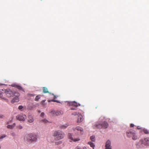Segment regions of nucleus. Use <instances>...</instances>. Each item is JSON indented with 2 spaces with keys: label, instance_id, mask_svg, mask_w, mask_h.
I'll list each match as a JSON object with an SVG mask.
<instances>
[{
  "label": "nucleus",
  "instance_id": "nucleus-1",
  "mask_svg": "<svg viewBox=\"0 0 149 149\" xmlns=\"http://www.w3.org/2000/svg\"><path fill=\"white\" fill-rule=\"evenodd\" d=\"M17 92L10 88L3 89L0 90V98L6 101H8L6 98L14 96Z\"/></svg>",
  "mask_w": 149,
  "mask_h": 149
},
{
  "label": "nucleus",
  "instance_id": "nucleus-15",
  "mask_svg": "<svg viewBox=\"0 0 149 149\" xmlns=\"http://www.w3.org/2000/svg\"><path fill=\"white\" fill-rule=\"evenodd\" d=\"M12 86H13L15 87L19 90H20L21 91L23 90L21 86H20L19 85L14 84V85H13Z\"/></svg>",
  "mask_w": 149,
  "mask_h": 149
},
{
  "label": "nucleus",
  "instance_id": "nucleus-6",
  "mask_svg": "<svg viewBox=\"0 0 149 149\" xmlns=\"http://www.w3.org/2000/svg\"><path fill=\"white\" fill-rule=\"evenodd\" d=\"M27 117L25 114H20L16 116V118L20 121H24L26 118Z\"/></svg>",
  "mask_w": 149,
  "mask_h": 149
},
{
  "label": "nucleus",
  "instance_id": "nucleus-29",
  "mask_svg": "<svg viewBox=\"0 0 149 149\" xmlns=\"http://www.w3.org/2000/svg\"><path fill=\"white\" fill-rule=\"evenodd\" d=\"M42 121L43 122L45 123H48V121L47 120H46V119H44L43 120H42Z\"/></svg>",
  "mask_w": 149,
  "mask_h": 149
},
{
  "label": "nucleus",
  "instance_id": "nucleus-3",
  "mask_svg": "<svg viewBox=\"0 0 149 149\" xmlns=\"http://www.w3.org/2000/svg\"><path fill=\"white\" fill-rule=\"evenodd\" d=\"M52 136L54 137L55 140H58L63 139L64 136V134L60 131H56L53 133Z\"/></svg>",
  "mask_w": 149,
  "mask_h": 149
},
{
  "label": "nucleus",
  "instance_id": "nucleus-11",
  "mask_svg": "<svg viewBox=\"0 0 149 149\" xmlns=\"http://www.w3.org/2000/svg\"><path fill=\"white\" fill-rule=\"evenodd\" d=\"M105 149H112L111 146V142L109 140H108L105 144Z\"/></svg>",
  "mask_w": 149,
  "mask_h": 149
},
{
  "label": "nucleus",
  "instance_id": "nucleus-10",
  "mask_svg": "<svg viewBox=\"0 0 149 149\" xmlns=\"http://www.w3.org/2000/svg\"><path fill=\"white\" fill-rule=\"evenodd\" d=\"M68 138L71 140L73 141L74 142L78 141L80 140L79 138L74 139L72 137V134L71 133H68Z\"/></svg>",
  "mask_w": 149,
  "mask_h": 149
},
{
  "label": "nucleus",
  "instance_id": "nucleus-30",
  "mask_svg": "<svg viewBox=\"0 0 149 149\" xmlns=\"http://www.w3.org/2000/svg\"><path fill=\"white\" fill-rule=\"evenodd\" d=\"M12 122H13V119H11L10 120V121H9L7 122L6 123V124H10L11 123H12Z\"/></svg>",
  "mask_w": 149,
  "mask_h": 149
},
{
  "label": "nucleus",
  "instance_id": "nucleus-43",
  "mask_svg": "<svg viewBox=\"0 0 149 149\" xmlns=\"http://www.w3.org/2000/svg\"><path fill=\"white\" fill-rule=\"evenodd\" d=\"M79 106H80V104H79Z\"/></svg>",
  "mask_w": 149,
  "mask_h": 149
},
{
  "label": "nucleus",
  "instance_id": "nucleus-19",
  "mask_svg": "<svg viewBox=\"0 0 149 149\" xmlns=\"http://www.w3.org/2000/svg\"><path fill=\"white\" fill-rule=\"evenodd\" d=\"M70 104L72 106H73L75 107H78V105L77 103L75 102H71L70 103Z\"/></svg>",
  "mask_w": 149,
  "mask_h": 149
},
{
  "label": "nucleus",
  "instance_id": "nucleus-12",
  "mask_svg": "<svg viewBox=\"0 0 149 149\" xmlns=\"http://www.w3.org/2000/svg\"><path fill=\"white\" fill-rule=\"evenodd\" d=\"M144 142V145L149 146V137H147L143 139Z\"/></svg>",
  "mask_w": 149,
  "mask_h": 149
},
{
  "label": "nucleus",
  "instance_id": "nucleus-33",
  "mask_svg": "<svg viewBox=\"0 0 149 149\" xmlns=\"http://www.w3.org/2000/svg\"><path fill=\"white\" fill-rule=\"evenodd\" d=\"M44 115H45L44 113L43 112H42L41 113L40 116L41 117H44Z\"/></svg>",
  "mask_w": 149,
  "mask_h": 149
},
{
  "label": "nucleus",
  "instance_id": "nucleus-35",
  "mask_svg": "<svg viewBox=\"0 0 149 149\" xmlns=\"http://www.w3.org/2000/svg\"><path fill=\"white\" fill-rule=\"evenodd\" d=\"M51 101L53 102H58V103H60V102L58 101L57 100H51Z\"/></svg>",
  "mask_w": 149,
  "mask_h": 149
},
{
  "label": "nucleus",
  "instance_id": "nucleus-37",
  "mask_svg": "<svg viewBox=\"0 0 149 149\" xmlns=\"http://www.w3.org/2000/svg\"><path fill=\"white\" fill-rule=\"evenodd\" d=\"M54 99H56V98L57 97V96H55V95H54Z\"/></svg>",
  "mask_w": 149,
  "mask_h": 149
},
{
  "label": "nucleus",
  "instance_id": "nucleus-26",
  "mask_svg": "<svg viewBox=\"0 0 149 149\" xmlns=\"http://www.w3.org/2000/svg\"><path fill=\"white\" fill-rule=\"evenodd\" d=\"M27 96L28 97H34L35 95L33 94H31V93H29V94H27Z\"/></svg>",
  "mask_w": 149,
  "mask_h": 149
},
{
  "label": "nucleus",
  "instance_id": "nucleus-18",
  "mask_svg": "<svg viewBox=\"0 0 149 149\" xmlns=\"http://www.w3.org/2000/svg\"><path fill=\"white\" fill-rule=\"evenodd\" d=\"M68 126V125L67 124L63 125H61L59 126V127L61 129H64L66 128Z\"/></svg>",
  "mask_w": 149,
  "mask_h": 149
},
{
  "label": "nucleus",
  "instance_id": "nucleus-28",
  "mask_svg": "<svg viewBox=\"0 0 149 149\" xmlns=\"http://www.w3.org/2000/svg\"><path fill=\"white\" fill-rule=\"evenodd\" d=\"M17 127L19 129H22L23 128L22 126L21 125H17Z\"/></svg>",
  "mask_w": 149,
  "mask_h": 149
},
{
  "label": "nucleus",
  "instance_id": "nucleus-16",
  "mask_svg": "<svg viewBox=\"0 0 149 149\" xmlns=\"http://www.w3.org/2000/svg\"><path fill=\"white\" fill-rule=\"evenodd\" d=\"M82 116L81 114L79 116L78 120L77 121V123H80L82 121L83 119L82 118Z\"/></svg>",
  "mask_w": 149,
  "mask_h": 149
},
{
  "label": "nucleus",
  "instance_id": "nucleus-34",
  "mask_svg": "<svg viewBox=\"0 0 149 149\" xmlns=\"http://www.w3.org/2000/svg\"><path fill=\"white\" fill-rule=\"evenodd\" d=\"M6 136V135H3L0 137V139H2L3 138H4Z\"/></svg>",
  "mask_w": 149,
  "mask_h": 149
},
{
  "label": "nucleus",
  "instance_id": "nucleus-17",
  "mask_svg": "<svg viewBox=\"0 0 149 149\" xmlns=\"http://www.w3.org/2000/svg\"><path fill=\"white\" fill-rule=\"evenodd\" d=\"M15 125H16V124L15 123H14L12 125H8L7 126V127L8 129H12L15 126Z\"/></svg>",
  "mask_w": 149,
  "mask_h": 149
},
{
  "label": "nucleus",
  "instance_id": "nucleus-32",
  "mask_svg": "<svg viewBox=\"0 0 149 149\" xmlns=\"http://www.w3.org/2000/svg\"><path fill=\"white\" fill-rule=\"evenodd\" d=\"M79 114V112H74L72 113V115H74V116H76V115H78Z\"/></svg>",
  "mask_w": 149,
  "mask_h": 149
},
{
  "label": "nucleus",
  "instance_id": "nucleus-36",
  "mask_svg": "<svg viewBox=\"0 0 149 149\" xmlns=\"http://www.w3.org/2000/svg\"><path fill=\"white\" fill-rule=\"evenodd\" d=\"M134 126V125L133 124H130V127H133Z\"/></svg>",
  "mask_w": 149,
  "mask_h": 149
},
{
  "label": "nucleus",
  "instance_id": "nucleus-4",
  "mask_svg": "<svg viewBox=\"0 0 149 149\" xmlns=\"http://www.w3.org/2000/svg\"><path fill=\"white\" fill-rule=\"evenodd\" d=\"M127 136L129 137H132V139L134 140H135L138 139V137L136 135L135 132L132 130H128L126 132Z\"/></svg>",
  "mask_w": 149,
  "mask_h": 149
},
{
  "label": "nucleus",
  "instance_id": "nucleus-38",
  "mask_svg": "<svg viewBox=\"0 0 149 149\" xmlns=\"http://www.w3.org/2000/svg\"><path fill=\"white\" fill-rule=\"evenodd\" d=\"M71 110H75L76 109L75 108H74L73 107H72L70 108Z\"/></svg>",
  "mask_w": 149,
  "mask_h": 149
},
{
  "label": "nucleus",
  "instance_id": "nucleus-25",
  "mask_svg": "<svg viewBox=\"0 0 149 149\" xmlns=\"http://www.w3.org/2000/svg\"><path fill=\"white\" fill-rule=\"evenodd\" d=\"M62 141H58L55 142V144L56 145H58L59 144H61L62 143Z\"/></svg>",
  "mask_w": 149,
  "mask_h": 149
},
{
  "label": "nucleus",
  "instance_id": "nucleus-21",
  "mask_svg": "<svg viewBox=\"0 0 149 149\" xmlns=\"http://www.w3.org/2000/svg\"><path fill=\"white\" fill-rule=\"evenodd\" d=\"M88 144L90 145L91 147L93 148V149H94V148L95 147V145L93 143L91 142H88Z\"/></svg>",
  "mask_w": 149,
  "mask_h": 149
},
{
  "label": "nucleus",
  "instance_id": "nucleus-13",
  "mask_svg": "<svg viewBox=\"0 0 149 149\" xmlns=\"http://www.w3.org/2000/svg\"><path fill=\"white\" fill-rule=\"evenodd\" d=\"M72 130L74 131H76V130H77L80 131V132H83V129L81 127L79 126H78L75 128H73Z\"/></svg>",
  "mask_w": 149,
  "mask_h": 149
},
{
  "label": "nucleus",
  "instance_id": "nucleus-24",
  "mask_svg": "<svg viewBox=\"0 0 149 149\" xmlns=\"http://www.w3.org/2000/svg\"><path fill=\"white\" fill-rule=\"evenodd\" d=\"M95 136H92L90 137V139L92 141L94 142L95 141Z\"/></svg>",
  "mask_w": 149,
  "mask_h": 149
},
{
  "label": "nucleus",
  "instance_id": "nucleus-5",
  "mask_svg": "<svg viewBox=\"0 0 149 149\" xmlns=\"http://www.w3.org/2000/svg\"><path fill=\"white\" fill-rule=\"evenodd\" d=\"M95 126L97 128L101 129L102 128H107L108 124L106 121H104L103 122H100L99 123H96Z\"/></svg>",
  "mask_w": 149,
  "mask_h": 149
},
{
  "label": "nucleus",
  "instance_id": "nucleus-40",
  "mask_svg": "<svg viewBox=\"0 0 149 149\" xmlns=\"http://www.w3.org/2000/svg\"><path fill=\"white\" fill-rule=\"evenodd\" d=\"M2 116H1V115H0V118H2Z\"/></svg>",
  "mask_w": 149,
  "mask_h": 149
},
{
  "label": "nucleus",
  "instance_id": "nucleus-20",
  "mask_svg": "<svg viewBox=\"0 0 149 149\" xmlns=\"http://www.w3.org/2000/svg\"><path fill=\"white\" fill-rule=\"evenodd\" d=\"M43 92L45 93H49L47 88L46 87H43Z\"/></svg>",
  "mask_w": 149,
  "mask_h": 149
},
{
  "label": "nucleus",
  "instance_id": "nucleus-39",
  "mask_svg": "<svg viewBox=\"0 0 149 149\" xmlns=\"http://www.w3.org/2000/svg\"><path fill=\"white\" fill-rule=\"evenodd\" d=\"M137 129H141V128L139 126H138L137 127Z\"/></svg>",
  "mask_w": 149,
  "mask_h": 149
},
{
  "label": "nucleus",
  "instance_id": "nucleus-42",
  "mask_svg": "<svg viewBox=\"0 0 149 149\" xmlns=\"http://www.w3.org/2000/svg\"><path fill=\"white\" fill-rule=\"evenodd\" d=\"M1 146L0 145V148H1Z\"/></svg>",
  "mask_w": 149,
  "mask_h": 149
},
{
  "label": "nucleus",
  "instance_id": "nucleus-23",
  "mask_svg": "<svg viewBox=\"0 0 149 149\" xmlns=\"http://www.w3.org/2000/svg\"><path fill=\"white\" fill-rule=\"evenodd\" d=\"M41 95H37L35 99V100L36 101H38L39 100L40 98Z\"/></svg>",
  "mask_w": 149,
  "mask_h": 149
},
{
  "label": "nucleus",
  "instance_id": "nucleus-2",
  "mask_svg": "<svg viewBox=\"0 0 149 149\" xmlns=\"http://www.w3.org/2000/svg\"><path fill=\"white\" fill-rule=\"evenodd\" d=\"M24 140L25 142L28 144L36 142L37 140V135L33 133L26 134L24 137Z\"/></svg>",
  "mask_w": 149,
  "mask_h": 149
},
{
  "label": "nucleus",
  "instance_id": "nucleus-14",
  "mask_svg": "<svg viewBox=\"0 0 149 149\" xmlns=\"http://www.w3.org/2000/svg\"><path fill=\"white\" fill-rule=\"evenodd\" d=\"M28 121L29 123H33L34 121V119L33 117L31 116H29L28 117Z\"/></svg>",
  "mask_w": 149,
  "mask_h": 149
},
{
  "label": "nucleus",
  "instance_id": "nucleus-7",
  "mask_svg": "<svg viewBox=\"0 0 149 149\" xmlns=\"http://www.w3.org/2000/svg\"><path fill=\"white\" fill-rule=\"evenodd\" d=\"M20 95L17 92H16L15 95V97H14L11 100V103H14L15 102H17L19 101V97Z\"/></svg>",
  "mask_w": 149,
  "mask_h": 149
},
{
  "label": "nucleus",
  "instance_id": "nucleus-31",
  "mask_svg": "<svg viewBox=\"0 0 149 149\" xmlns=\"http://www.w3.org/2000/svg\"><path fill=\"white\" fill-rule=\"evenodd\" d=\"M23 108V107L22 105H20L18 107V109L20 110H21Z\"/></svg>",
  "mask_w": 149,
  "mask_h": 149
},
{
  "label": "nucleus",
  "instance_id": "nucleus-9",
  "mask_svg": "<svg viewBox=\"0 0 149 149\" xmlns=\"http://www.w3.org/2000/svg\"><path fill=\"white\" fill-rule=\"evenodd\" d=\"M144 145V142L143 139H141L138 142H137L136 144V146L137 148H138L142 147Z\"/></svg>",
  "mask_w": 149,
  "mask_h": 149
},
{
  "label": "nucleus",
  "instance_id": "nucleus-22",
  "mask_svg": "<svg viewBox=\"0 0 149 149\" xmlns=\"http://www.w3.org/2000/svg\"><path fill=\"white\" fill-rule=\"evenodd\" d=\"M142 131L145 134H149V130L145 128L143 129L142 130Z\"/></svg>",
  "mask_w": 149,
  "mask_h": 149
},
{
  "label": "nucleus",
  "instance_id": "nucleus-27",
  "mask_svg": "<svg viewBox=\"0 0 149 149\" xmlns=\"http://www.w3.org/2000/svg\"><path fill=\"white\" fill-rule=\"evenodd\" d=\"M77 149H86V148L85 146L82 147H80L78 146L77 147Z\"/></svg>",
  "mask_w": 149,
  "mask_h": 149
},
{
  "label": "nucleus",
  "instance_id": "nucleus-41",
  "mask_svg": "<svg viewBox=\"0 0 149 149\" xmlns=\"http://www.w3.org/2000/svg\"><path fill=\"white\" fill-rule=\"evenodd\" d=\"M48 102H50V100H48Z\"/></svg>",
  "mask_w": 149,
  "mask_h": 149
},
{
  "label": "nucleus",
  "instance_id": "nucleus-8",
  "mask_svg": "<svg viewBox=\"0 0 149 149\" xmlns=\"http://www.w3.org/2000/svg\"><path fill=\"white\" fill-rule=\"evenodd\" d=\"M50 113L51 115L53 116H55L61 115L63 113V112L61 111H55L54 110H53Z\"/></svg>",
  "mask_w": 149,
  "mask_h": 149
}]
</instances>
